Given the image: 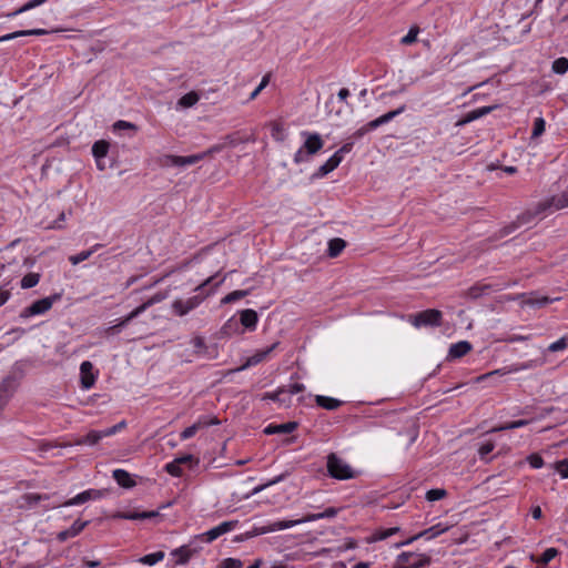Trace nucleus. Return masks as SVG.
I'll return each mask as SVG.
<instances>
[{
	"label": "nucleus",
	"mask_w": 568,
	"mask_h": 568,
	"mask_svg": "<svg viewBox=\"0 0 568 568\" xmlns=\"http://www.w3.org/2000/svg\"><path fill=\"white\" fill-rule=\"evenodd\" d=\"M327 471L336 479L345 480L354 477L352 467L336 454L332 453L327 456Z\"/></svg>",
	"instance_id": "obj_5"
},
{
	"label": "nucleus",
	"mask_w": 568,
	"mask_h": 568,
	"mask_svg": "<svg viewBox=\"0 0 568 568\" xmlns=\"http://www.w3.org/2000/svg\"><path fill=\"white\" fill-rule=\"evenodd\" d=\"M277 345L278 343H274L265 349L257 351L246 359L245 364L240 369H245L250 366H254L263 362L277 347Z\"/></svg>",
	"instance_id": "obj_17"
},
{
	"label": "nucleus",
	"mask_w": 568,
	"mask_h": 568,
	"mask_svg": "<svg viewBox=\"0 0 568 568\" xmlns=\"http://www.w3.org/2000/svg\"><path fill=\"white\" fill-rule=\"evenodd\" d=\"M568 207V189L558 195L548 197L535 206L534 215L542 214L547 211H558Z\"/></svg>",
	"instance_id": "obj_8"
},
{
	"label": "nucleus",
	"mask_w": 568,
	"mask_h": 568,
	"mask_svg": "<svg viewBox=\"0 0 568 568\" xmlns=\"http://www.w3.org/2000/svg\"><path fill=\"white\" fill-rule=\"evenodd\" d=\"M284 394H286V387L282 386V387H278L273 393H266L264 395V399H271V400L280 402L281 404H286L287 400L286 399H282V395H284Z\"/></svg>",
	"instance_id": "obj_40"
},
{
	"label": "nucleus",
	"mask_w": 568,
	"mask_h": 568,
	"mask_svg": "<svg viewBox=\"0 0 568 568\" xmlns=\"http://www.w3.org/2000/svg\"><path fill=\"white\" fill-rule=\"evenodd\" d=\"M432 558L425 554L402 552L397 557L396 568H422L429 566Z\"/></svg>",
	"instance_id": "obj_7"
},
{
	"label": "nucleus",
	"mask_w": 568,
	"mask_h": 568,
	"mask_svg": "<svg viewBox=\"0 0 568 568\" xmlns=\"http://www.w3.org/2000/svg\"><path fill=\"white\" fill-rule=\"evenodd\" d=\"M305 136V142L294 154V162L296 164L306 162L308 156L316 154L324 145V142L318 133L302 132Z\"/></svg>",
	"instance_id": "obj_4"
},
{
	"label": "nucleus",
	"mask_w": 568,
	"mask_h": 568,
	"mask_svg": "<svg viewBox=\"0 0 568 568\" xmlns=\"http://www.w3.org/2000/svg\"><path fill=\"white\" fill-rule=\"evenodd\" d=\"M164 558L163 551H156L149 555H145L139 559V561L143 565L153 566L156 562L161 561Z\"/></svg>",
	"instance_id": "obj_36"
},
{
	"label": "nucleus",
	"mask_w": 568,
	"mask_h": 568,
	"mask_svg": "<svg viewBox=\"0 0 568 568\" xmlns=\"http://www.w3.org/2000/svg\"><path fill=\"white\" fill-rule=\"evenodd\" d=\"M566 347H567V338L566 337H561L560 339L551 343L548 346V351L551 352V353H555V352L562 351Z\"/></svg>",
	"instance_id": "obj_52"
},
{
	"label": "nucleus",
	"mask_w": 568,
	"mask_h": 568,
	"mask_svg": "<svg viewBox=\"0 0 568 568\" xmlns=\"http://www.w3.org/2000/svg\"><path fill=\"white\" fill-rule=\"evenodd\" d=\"M109 148H110V144L104 140L94 142V144L92 146V154L95 158L98 163L101 159L106 156V154L109 152Z\"/></svg>",
	"instance_id": "obj_30"
},
{
	"label": "nucleus",
	"mask_w": 568,
	"mask_h": 568,
	"mask_svg": "<svg viewBox=\"0 0 568 568\" xmlns=\"http://www.w3.org/2000/svg\"><path fill=\"white\" fill-rule=\"evenodd\" d=\"M556 470L561 475L562 478H568V458L557 462Z\"/></svg>",
	"instance_id": "obj_54"
},
{
	"label": "nucleus",
	"mask_w": 568,
	"mask_h": 568,
	"mask_svg": "<svg viewBox=\"0 0 568 568\" xmlns=\"http://www.w3.org/2000/svg\"><path fill=\"white\" fill-rule=\"evenodd\" d=\"M81 385L82 388L89 389L95 383V375L93 374V365L89 361H84L80 365Z\"/></svg>",
	"instance_id": "obj_14"
},
{
	"label": "nucleus",
	"mask_w": 568,
	"mask_h": 568,
	"mask_svg": "<svg viewBox=\"0 0 568 568\" xmlns=\"http://www.w3.org/2000/svg\"><path fill=\"white\" fill-rule=\"evenodd\" d=\"M60 300L59 294H54L52 296H48L41 300L33 302L30 306L26 307L21 313V318H29L31 316L41 315L48 312L54 302Z\"/></svg>",
	"instance_id": "obj_10"
},
{
	"label": "nucleus",
	"mask_w": 568,
	"mask_h": 568,
	"mask_svg": "<svg viewBox=\"0 0 568 568\" xmlns=\"http://www.w3.org/2000/svg\"><path fill=\"white\" fill-rule=\"evenodd\" d=\"M477 119H479V116H478L476 110H473V111L468 112L462 120H459L457 125H464V124L473 122Z\"/></svg>",
	"instance_id": "obj_58"
},
{
	"label": "nucleus",
	"mask_w": 568,
	"mask_h": 568,
	"mask_svg": "<svg viewBox=\"0 0 568 568\" xmlns=\"http://www.w3.org/2000/svg\"><path fill=\"white\" fill-rule=\"evenodd\" d=\"M297 428L296 422H288L280 425L270 424L265 429L264 433L267 435L273 434H290L294 432Z\"/></svg>",
	"instance_id": "obj_23"
},
{
	"label": "nucleus",
	"mask_w": 568,
	"mask_h": 568,
	"mask_svg": "<svg viewBox=\"0 0 568 568\" xmlns=\"http://www.w3.org/2000/svg\"><path fill=\"white\" fill-rule=\"evenodd\" d=\"M346 242L343 239L335 237L329 240L328 242V248L327 254L329 257H336L338 256L342 251L345 248Z\"/></svg>",
	"instance_id": "obj_29"
},
{
	"label": "nucleus",
	"mask_w": 568,
	"mask_h": 568,
	"mask_svg": "<svg viewBox=\"0 0 568 568\" xmlns=\"http://www.w3.org/2000/svg\"><path fill=\"white\" fill-rule=\"evenodd\" d=\"M546 122L542 118H536L534 121V129L531 133V138H538L545 132Z\"/></svg>",
	"instance_id": "obj_46"
},
{
	"label": "nucleus",
	"mask_w": 568,
	"mask_h": 568,
	"mask_svg": "<svg viewBox=\"0 0 568 568\" xmlns=\"http://www.w3.org/2000/svg\"><path fill=\"white\" fill-rule=\"evenodd\" d=\"M125 426H126L125 422L122 420V422L118 423L116 425H114L112 427L103 429L104 430V435H106V437L108 436H112L115 433H118L119 430L123 429Z\"/></svg>",
	"instance_id": "obj_59"
},
{
	"label": "nucleus",
	"mask_w": 568,
	"mask_h": 568,
	"mask_svg": "<svg viewBox=\"0 0 568 568\" xmlns=\"http://www.w3.org/2000/svg\"><path fill=\"white\" fill-rule=\"evenodd\" d=\"M558 555V550L556 548H547L540 557L531 556V560L546 566L548 562H550L556 556Z\"/></svg>",
	"instance_id": "obj_32"
},
{
	"label": "nucleus",
	"mask_w": 568,
	"mask_h": 568,
	"mask_svg": "<svg viewBox=\"0 0 568 568\" xmlns=\"http://www.w3.org/2000/svg\"><path fill=\"white\" fill-rule=\"evenodd\" d=\"M104 437H106L104 430H90L85 436L78 438L74 444L93 446Z\"/></svg>",
	"instance_id": "obj_24"
},
{
	"label": "nucleus",
	"mask_w": 568,
	"mask_h": 568,
	"mask_svg": "<svg viewBox=\"0 0 568 568\" xmlns=\"http://www.w3.org/2000/svg\"><path fill=\"white\" fill-rule=\"evenodd\" d=\"M199 101V95L195 92H189L179 100V105L183 108H191Z\"/></svg>",
	"instance_id": "obj_39"
},
{
	"label": "nucleus",
	"mask_w": 568,
	"mask_h": 568,
	"mask_svg": "<svg viewBox=\"0 0 568 568\" xmlns=\"http://www.w3.org/2000/svg\"><path fill=\"white\" fill-rule=\"evenodd\" d=\"M405 110H406V105L403 104L399 108H397L396 110L389 111V112H387V113L376 118L375 120H372L367 124H365L362 128H359L358 130H356L353 133L352 138L355 139V140L362 139L369 131L375 130L378 126L388 123L394 118H396L397 115L402 114Z\"/></svg>",
	"instance_id": "obj_6"
},
{
	"label": "nucleus",
	"mask_w": 568,
	"mask_h": 568,
	"mask_svg": "<svg viewBox=\"0 0 568 568\" xmlns=\"http://www.w3.org/2000/svg\"><path fill=\"white\" fill-rule=\"evenodd\" d=\"M217 568H242V561L236 558H226Z\"/></svg>",
	"instance_id": "obj_50"
},
{
	"label": "nucleus",
	"mask_w": 568,
	"mask_h": 568,
	"mask_svg": "<svg viewBox=\"0 0 568 568\" xmlns=\"http://www.w3.org/2000/svg\"><path fill=\"white\" fill-rule=\"evenodd\" d=\"M219 277V273L207 277L201 284H199L195 288V295L187 298H178L172 303V312L178 316H185L191 311L199 307L203 301H205L209 296L215 293L217 287L225 281L226 275Z\"/></svg>",
	"instance_id": "obj_1"
},
{
	"label": "nucleus",
	"mask_w": 568,
	"mask_h": 568,
	"mask_svg": "<svg viewBox=\"0 0 568 568\" xmlns=\"http://www.w3.org/2000/svg\"><path fill=\"white\" fill-rule=\"evenodd\" d=\"M536 366H537L536 361H528L526 363L513 365L508 371L496 369V371H494L491 373H488L486 375H481L478 379L481 381V379H485V378L490 377L493 375H505L507 373H516V372L524 371V369H530V368H534Z\"/></svg>",
	"instance_id": "obj_18"
},
{
	"label": "nucleus",
	"mask_w": 568,
	"mask_h": 568,
	"mask_svg": "<svg viewBox=\"0 0 568 568\" xmlns=\"http://www.w3.org/2000/svg\"><path fill=\"white\" fill-rule=\"evenodd\" d=\"M447 495V491L442 488L430 489L426 493V499L428 501H436L443 499Z\"/></svg>",
	"instance_id": "obj_45"
},
{
	"label": "nucleus",
	"mask_w": 568,
	"mask_h": 568,
	"mask_svg": "<svg viewBox=\"0 0 568 568\" xmlns=\"http://www.w3.org/2000/svg\"><path fill=\"white\" fill-rule=\"evenodd\" d=\"M354 143L353 142H346L341 149H338L334 154L342 158L344 153H348L352 151Z\"/></svg>",
	"instance_id": "obj_63"
},
{
	"label": "nucleus",
	"mask_w": 568,
	"mask_h": 568,
	"mask_svg": "<svg viewBox=\"0 0 568 568\" xmlns=\"http://www.w3.org/2000/svg\"><path fill=\"white\" fill-rule=\"evenodd\" d=\"M159 515L158 511H119L114 514L113 518L119 519H128V520H139V519H150L156 517Z\"/></svg>",
	"instance_id": "obj_20"
},
{
	"label": "nucleus",
	"mask_w": 568,
	"mask_h": 568,
	"mask_svg": "<svg viewBox=\"0 0 568 568\" xmlns=\"http://www.w3.org/2000/svg\"><path fill=\"white\" fill-rule=\"evenodd\" d=\"M192 345L194 347V352L197 354V355H202L204 353V351H206V345H205V341L203 337L201 336H196L192 339Z\"/></svg>",
	"instance_id": "obj_48"
},
{
	"label": "nucleus",
	"mask_w": 568,
	"mask_h": 568,
	"mask_svg": "<svg viewBox=\"0 0 568 568\" xmlns=\"http://www.w3.org/2000/svg\"><path fill=\"white\" fill-rule=\"evenodd\" d=\"M202 426L201 423H195L189 427H186L182 433H181V439L185 440V439H189L191 437H193L196 432L199 430V428Z\"/></svg>",
	"instance_id": "obj_49"
},
{
	"label": "nucleus",
	"mask_w": 568,
	"mask_h": 568,
	"mask_svg": "<svg viewBox=\"0 0 568 568\" xmlns=\"http://www.w3.org/2000/svg\"><path fill=\"white\" fill-rule=\"evenodd\" d=\"M551 70L556 74H565L568 71V59L565 57L556 59L552 62Z\"/></svg>",
	"instance_id": "obj_37"
},
{
	"label": "nucleus",
	"mask_w": 568,
	"mask_h": 568,
	"mask_svg": "<svg viewBox=\"0 0 568 568\" xmlns=\"http://www.w3.org/2000/svg\"><path fill=\"white\" fill-rule=\"evenodd\" d=\"M236 525H237V520L223 521L220 525H217L216 527H213L212 529H210L205 534H203V540L206 542H212L213 540L217 539L220 536L233 530Z\"/></svg>",
	"instance_id": "obj_12"
},
{
	"label": "nucleus",
	"mask_w": 568,
	"mask_h": 568,
	"mask_svg": "<svg viewBox=\"0 0 568 568\" xmlns=\"http://www.w3.org/2000/svg\"><path fill=\"white\" fill-rule=\"evenodd\" d=\"M342 162V158L333 154L323 165H321L315 173L316 178H323L334 171L339 163Z\"/></svg>",
	"instance_id": "obj_25"
},
{
	"label": "nucleus",
	"mask_w": 568,
	"mask_h": 568,
	"mask_svg": "<svg viewBox=\"0 0 568 568\" xmlns=\"http://www.w3.org/2000/svg\"><path fill=\"white\" fill-rule=\"evenodd\" d=\"M173 556H179L176 564H185L190 559V550L186 547H181L172 552Z\"/></svg>",
	"instance_id": "obj_47"
},
{
	"label": "nucleus",
	"mask_w": 568,
	"mask_h": 568,
	"mask_svg": "<svg viewBox=\"0 0 568 568\" xmlns=\"http://www.w3.org/2000/svg\"><path fill=\"white\" fill-rule=\"evenodd\" d=\"M250 294V291L248 290H237V291H233L231 293H229L227 295H225L222 300H221V303L222 304H230V303H233V302H236L245 296H247Z\"/></svg>",
	"instance_id": "obj_34"
},
{
	"label": "nucleus",
	"mask_w": 568,
	"mask_h": 568,
	"mask_svg": "<svg viewBox=\"0 0 568 568\" xmlns=\"http://www.w3.org/2000/svg\"><path fill=\"white\" fill-rule=\"evenodd\" d=\"M315 402L320 407L328 410H334L342 405V402L339 399L324 395H316Z\"/></svg>",
	"instance_id": "obj_27"
},
{
	"label": "nucleus",
	"mask_w": 568,
	"mask_h": 568,
	"mask_svg": "<svg viewBox=\"0 0 568 568\" xmlns=\"http://www.w3.org/2000/svg\"><path fill=\"white\" fill-rule=\"evenodd\" d=\"M527 460L532 468H541L544 466V459L538 454L529 455Z\"/></svg>",
	"instance_id": "obj_55"
},
{
	"label": "nucleus",
	"mask_w": 568,
	"mask_h": 568,
	"mask_svg": "<svg viewBox=\"0 0 568 568\" xmlns=\"http://www.w3.org/2000/svg\"><path fill=\"white\" fill-rule=\"evenodd\" d=\"M175 462L178 464H180L181 466L182 465H187L189 467H192L193 465H197L199 464V460L195 459L194 456L190 455V454L181 456V457H176Z\"/></svg>",
	"instance_id": "obj_51"
},
{
	"label": "nucleus",
	"mask_w": 568,
	"mask_h": 568,
	"mask_svg": "<svg viewBox=\"0 0 568 568\" xmlns=\"http://www.w3.org/2000/svg\"><path fill=\"white\" fill-rule=\"evenodd\" d=\"M527 424H528V420L519 419V420H514V422L507 423L504 426L499 427L498 429H500V430H504V429H515V428H519V427L526 426Z\"/></svg>",
	"instance_id": "obj_56"
},
{
	"label": "nucleus",
	"mask_w": 568,
	"mask_h": 568,
	"mask_svg": "<svg viewBox=\"0 0 568 568\" xmlns=\"http://www.w3.org/2000/svg\"><path fill=\"white\" fill-rule=\"evenodd\" d=\"M283 478H284V475H280V476L275 477L274 479L267 481L266 484L256 486L252 490V495H256V494L261 493L262 490H264L266 487H270L272 485H275V484L280 483L281 480H283Z\"/></svg>",
	"instance_id": "obj_53"
},
{
	"label": "nucleus",
	"mask_w": 568,
	"mask_h": 568,
	"mask_svg": "<svg viewBox=\"0 0 568 568\" xmlns=\"http://www.w3.org/2000/svg\"><path fill=\"white\" fill-rule=\"evenodd\" d=\"M499 290L500 288L497 285L478 283L467 290L466 296L469 298L476 300V298L489 293L490 291H499Z\"/></svg>",
	"instance_id": "obj_19"
},
{
	"label": "nucleus",
	"mask_w": 568,
	"mask_h": 568,
	"mask_svg": "<svg viewBox=\"0 0 568 568\" xmlns=\"http://www.w3.org/2000/svg\"><path fill=\"white\" fill-rule=\"evenodd\" d=\"M113 478L120 486L124 488H130L135 485L134 480L131 478V475L124 469L113 470Z\"/></svg>",
	"instance_id": "obj_26"
},
{
	"label": "nucleus",
	"mask_w": 568,
	"mask_h": 568,
	"mask_svg": "<svg viewBox=\"0 0 568 568\" xmlns=\"http://www.w3.org/2000/svg\"><path fill=\"white\" fill-rule=\"evenodd\" d=\"M473 346L468 341H460L452 344L448 351V359L462 358L471 351Z\"/></svg>",
	"instance_id": "obj_16"
},
{
	"label": "nucleus",
	"mask_w": 568,
	"mask_h": 568,
	"mask_svg": "<svg viewBox=\"0 0 568 568\" xmlns=\"http://www.w3.org/2000/svg\"><path fill=\"white\" fill-rule=\"evenodd\" d=\"M47 1L48 0H30L26 4H23L21 8H19L14 12H12L10 16L13 17V16L20 14V13L26 12L28 10H31V9H33L36 7H39V6L43 4Z\"/></svg>",
	"instance_id": "obj_42"
},
{
	"label": "nucleus",
	"mask_w": 568,
	"mask_h": 568,
	"mask_svg": "<svg viewBox=\"0 0 568 568\" xmlns=\"http://www.w3.org/2000/svg\"><path fill=\"white\" fill-rule=\"evenodd\" d=\"M88 524H89L88 520H85V521L75 520L70 528L60 531L57 535V539L60 542H63V541L68 540L69 538L75 537L88 526Z\"/></svg>",
	"instance_id": "obj_15"
},
{
	"label": "nucleus",
	"mask_w": 568,
	"mask_h": 568,
	"mask_svg": "<svg viewBox=\"0 0 568 568\" xmlns=\"http://www.w3.org/2000/svg\"><path fill=\"white\" fill-rule=\"evenodd\" d=\"M47 498H48V496H45V495H39V494H29V495H27V496H26V499L28 500V503H29L30 505H36V504H38L40 500H42V499H47Z\"/></svg>",
	"instance_id": "obj_62"
},
{
	"label": "nucleus",
	"mask_w": 568,
	"mask_h": 568,
	"mask_svg": "<svg viewBox=\"0 0 568 568\" xmlns=\"http://www.w3.org/2000/svg\"><path fill=\"white\" fill-rule=\"evenodd\" d=\"M448 529L447 526H444L442 524H437V525H434L432 526L430 528L428 529H425L418 534H416L415 536L404 540V541H400V542H397L396 544V547L399 548L404 545H408L410 542H413L414 540H417L422 537L426 538V539H433L439 535H442L443 532H445L446 530Z\"/></svg>",
	"instance_id": "obj_11"
},
{
	"label": "nucleus",
	"mask_w": 568,
	"mask_h": 568,
	"mask_svg": "<svg viewBox=\"0 0 568 568\" xmlns=\"http://www.w3.org/2000/svg\"><path fill=\"white\" fill-rule=\"evenodd\" d=\"M40 281V275L38 273H29L24 275L21 280L22 288H31L36 286Z\"/></svg>",
	"instance_id": "obj_38"
},
{
	"label": "nucleus",
	"mask_w": 568,
	"mask_h": 568,
	"mask_svg": "<svg viewBox=\"0 0 568 568\" xmlns=\"http://www.w3.org/2000/svg\"><path fill=\"white\" fill-rule=\"evenodd\" d=\"M219 150H220V146H213L205 152L192 154V155H187V156L165 154L158 159V163L162 168H169V166L184 168L187 165L196 164L197 162L205 159L207 155H210Z\"/></svg>",
	"instance_id": "obj_3"
},
{
	"label": "nucleus",
	"mask_w": 568,
	"mask_h": 568,
	"mask_svg": "<svg viewBox=\"0 0 568 568\" xmlns=\"http://www.w3.org/2000/svg\"><path fill=\"white\" fill-rule=\"evenodd\" d=\"M409 322L415 327L439 326L442 323V312L438 310H426L409 316Z\"/></svg>",
	"instance_id": "obj_9"
},
{
	"label": "nucleus",
	"mask_w": 568,
	"mask_h": 568,
	"mask_svg": "<svg viewBox=\"0 0 568 568\" xmlns=\"http://www.w3.org/2000/svg\"><path fill=\"white\" fill-rule=\"evenodd\" d=\"M102 247V244H95L90 250L82 251L79 254L71 255L69 261L72 265H78L81 262L88 260L98 248Z\"/></svg>",
	"instance_id": "obj_31"
},
{
	"label": "nucleus",
	"mask_w": 568,
	"mask_h": 568,
	"mask_svg": "<svg viewBox=\"0 0 568 568\" xmlns=\"http://www.w3.org/2000/svg\"><path fill=\"white\" fill-rule=\"evenodd\" d=\"M45 33H47V30H44V29L21 30V31H16V32L8 33L6 36L0 37V42L9 41V40H12V39H16L19 37H24V36H42Z\"/></svg>",
	"instance_id": "obj_28"
},
{
	"label": "nucleus",
	"mask_w": 568,
	"mask_h": 568,
	"mask_svg": "<svg viewBox=\"0 0 568 568\" xmlns=\"http://www.w3.org/2000/svg\"><path fill=\"white\" fill-rule=\"evenodd\" d=\"M164 469L168 474L174 477H181L183 474L182 466L178 464L175 459H173L171 463H168Z\"/></svg>",
	"instance_id": "obj_44"
},
{
	"label": "nucleus",
	"mask_w": 568,
	"mask_h": 568,
	"mask_svg": "<svg viewBox=\"0 0 568 568\" xmlns=\"http://www.w3.org/2000/svg\"><path fill=\"white\" fill-rule=\"evenodd\" d=\"M419 33V28L414 26L409 29L408 33L400 39V43L404 45H409L417 40V36Z\"/></svg>",
	"instance_id": "obj_41"
},
{
	"label": "nucleus",
	"mask_w": 568,
	"mask_h": 568,
	"mask_svg": "<svg viewBox=\"0 0 568 568\" xmlns=\"http://www.w3.org/2000/svg\"><path fill=\"white\" fill-rule=\"evenodd\" d=\"M337 514H338L337 508L328 507L322 513L310 514L302 519L277 520V521L270 523L266 527L262 528V532L266 534V532L280 531V530L292 528L302 523L315 521V520H320V519H324V518H333Z\"/></svg>",
	"instance_id": "obj_2"
},
{
	"label": "nucleus",
	"mask_w": 568,
	"mask_h": 568,
	"mask_svg": "<svg viewBox=\"0 0 568 568\" xmlns=\"http://www.w3.org/2000/svg\"><path fill=\"white\" fill-rule=\"evenodd\" d=\"M399 531V527H392V528H378L373 534V540H385L388 537L397 534Z\"/></svg>",
	"instance_id": "obj_33"
},
{
	"label": "nucleus",
	"mask_w": 568,
	"mask_h": 568,
	"mask_svg": "<svg viewBox=\"0 0 568 568\" xmlns=\"http://www.w3.org/2000/svg\"><path fill=\"white\" fill-rule=\"evenodd\" d=\"M13 392V379L11 377L3 379L0 384V412L4 408Z\"/></svg>",
	"instance_id": "obj_22"
},
{
	"label": "nucleus",
	"mask_w": 568,
	"mask_h": 568,
	"mask_svg": "<svg viewBox=\"0 0 568 568\" xmlns=\"http://www.w3.org/2000/svg\"><path fill=\"white\" fill-rule=\"evenodd\" d=\"M103 496L102 491L101 490H98V489H88V490H84L80 494H78L77 496H74L73 498L67 500L65 503L62 504V506H75V505H81V504H84L89 500H93V499H99Z\"/></svg>",
	"instance_id": "obj_13"
},
{
	"label": "nucleus",
	"mask_w": 568,
	"mask_h": 568,
	"mask_svg": "<svg viewBox=\"0 0 568 568\" xmlns=\"http://www.w3.org/2000/svg\"><path fill=\"white\" fill-rule=\"evenodd\" d=\"M495 109H496V105H488V106H481V108H478L475 110H476L478 116L483 118V116L489 114Z\"/></svg>",
	"instance_id": "obj_64"
},
{
	"label": "nucleus",
	"mask_w": 568,
	"mask_h": 568,
	"mask_svg": "<svg viewBox=\"0 0 568 568\" xmlns=\"http://www.w3.org/2000/svg\"><path fill=\"white\" fill-rule=\"evenodd\" d=\"M240 322L248 331L256 328L258 316L254 310L247 308L240 312Z\"/></svg>",
	"instance_id": "obj_21"
},
{
	"label": "nucleus",
	"mask_w": 568,
	"mask_h": 568,
	"mask_svg": "<svg viewBox=\"0 0 568 568\" xmlns=\"http://www.w3.org/2000/svg\"><path fill=\"white\" fill-rule=\"evenodd\" d=\"M285 387H286V394H290V395H295V394H298V393H302L305 390L304 384H301V383H295V384H292V385H288Z\"/></svg>",
	"instance_id": "obj_57"
},
{
	"label": "nucleus",
	"mask_w": 568,
	"mask_h": 568,
	"mask_svg": "<svg viewBox=\"0 0 568 568\" xmlns=\"http://www.w3.org/2000/svg\"><path fill=\"white\" fill-rule=\"evenodd\" d=\"M47 1L48 0H30L26 4H23L21 8H19L14 12H12L10 16L13 17V16L20 14V13L26 12L28 10H31V9H33L36 7H39V6L43 4Z\"/></svg>",
	"instance_id": "obj_43"
},
{
	"label": "nucleus",
	"mask_w": 568,
	"mask_h": 568,
	"mask_svg": "<svg viewBox=\"0 0 568 568\" xmlns=\"http://www.w3.org/2000/svg\"><path fill=\"white\" fill-rule=\"evenodd\" d=\"M494 447L495 445L491 442H487L479 447L478 453L481 457H485L493 452Z\"/></svg>",
	"instance_id": "obj_60"
},
{
	"label": "nucleus",
	"mask_w": 568,
	"mask_h": 568,
	"mask_svg": "<svg viewBox=\"0 0 568 568\" xmlns=\"http://www.w3.org/2000/svg\"><path fill=\"white\" fill-rule=\"evenodd\" d=\"M552 300H550L547 296H538L537 294H530L526 300L525 304L531 305V306H545L549 304Z\"/></svg>",
	"instance_id": "obj_35"
},
{
	"label": "nucleus",
	"mask_w": 568,
	"mask_h": 568,
	"mask_svg": "<svg viewBox=\"0 0 568 568\" xmlns=\"http://www.w3.org/2000/svg\"><path fill=\"white\" fill-rule=\"evenodd\" d=\"M114 129H116V130H122V129L136 130V125L131 122L119 120L114 123Z\"/></svg>",
	"instance_id": "obj_61"
}]
</instances>
